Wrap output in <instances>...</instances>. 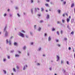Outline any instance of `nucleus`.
I'll list each match as a JSON object with an SVG mask.
<instances>
[{
	"instance_id": "1",
	"label": "nucleus",
	"mask_w": 75,
	"mask_h": 75,
	"mask_svg": "<svg viewBox=\"0 0 75 75\" xmlns=\"http://www.w3.org/2000/svg\"><path fill=\"white\" fill-rule=\"evenodd\" d=\"M69 18H67V23H69L70 21V19H71V16L69 17Z\"/></svg>"
},
{
	"instance_id": "2",
	"label": "nucleus",
	"mask_w": 75,
	"mask_h": 75,
	"mask_svg": "<svg viewBox=\"0 0 75 75\" xmlns=\"http://www.w3.org/2000/svg\"><path fill=\"white\" fill-rule=\"evenodd\" d=\"M19 35H20V36H21V37H23V38L24 37V35L22 33H20L19 34Z\"/></svg>"
},
{
	"instance_id": "3",
	"label": "nucleus",
	"mask_w": 75,
	"mask_h": 75,
	"mask_svg": "<svg viewBox=\"0 0 75 75\" xmlns=\"http://www.w3.org/2000/svg\"><path fill=\"white\" fill-rule=\"evenodd\" d=\"M4 33H5V36L7 37V36H8V32L7 31H6L5 32H4Z\"/></svg>"
},
{
	"instance_id": "4",
	"label": "nucleus",
	"mask_w": 75,
	"mask_h": 75,
	"mask_svg": "<svg viewBox=\"0 0 75 75\" xmlns=\"http://www.w3.org/2000/svg\"><path fill=\"white\" fill-rule=\"evenodd\" d=\"M13 44L14 45L16 46H17V43L16 42H14L13 43Z\"/></svg>"
},
{
	"instance_id": "5",
	"label": "nucleus",
	"mask_w": 75,
	"mask_h": 75,
	"mask_svg": "<svg viewBox=\"0 0 75 75\" xmlns=\"http://www.w3.org/2000/svg\"><path fill=\"white\" fill-rule=\"evenodd\" d=\"M57 61H58V60H59V56H58V55H57Z\"/></svg>"
},
{
	"instance_id": "6",
	"label": "nucleus",
	"mask_w": 75,
	"mask_h": 75,
	"mask_svg": "<svg viewBox=\"0 0 75 75\" xmlns=\"http://www.w3.org/2000/svg\"><path fill=\"white\" fill-rule=\"evenodd\" d=\"M50 18V15H47V19H48V18Z\"/></svg>"
},
{
	"instance_id": "7",
	"label": "nucleus",
	"mask_w": 75,
	"mask_h": 75,
	"mask_svg": "<svg viewBox=\"0 0 75 75\" xmlns=\"http://www.w3.org/2000/svg\"><path fill=\"white\" fill-rule=\"evenodd\" d=\"M75 6V4L74 3L72 4L71 6V7H73Z\"/></svg>"
},
{
	"instance_id": "8",
	"label": "nucleus",
	"mask_w": 75,
	"mask_h": 75,
	"mask_svg": "<svg viewBox=\"0 0 75 75\" xmlns=\"http://www.w3.org/2000/svg\"><path fill=\"white\" fill-rule=\"evenodd\" d=\"M6 27H5V28L4 29V32H6Z\"/></svg>"
},
{
	"instance_id": "9",
	"label": "nucleus",
	"mask_w": 75,
	"mask_h": 75,
	"mask_svg": "<svg viewBox=\"0 0 75 75\" xmlns=\"http://www.w3.org/2000/svg\"><path fill=\"white\" fill-rule=\"evenodd\" d=\"M19 57V55L18 54H16L15 55V57Z\"/></svg>"
},
{
	"instance_id": "10",
	"label": "nucleus",
	"mask_w": 75,
	"mask_h": 75,
	"mask_svg": "<svg viewBox=\"0 0 75 75\" xmlns=\"http://www.w3.org/2000/svg\"><path fill=\"white\" fill-rule=\"evenodd\" d=\"M48 41H50L51 40V38L50 37H49L48 39Z\"/></svg>"
},
{
	"instance_id": "11",
	"label": "nucleus",
	"mask_w": 75,
	"mask_h": 75,
	"mask_svg": "<svg viewBox=\"0 0 75 75\" xmlns=\"http://www.w3.org/2000/svg\"><path fill=\"white\" fill-rule=\"evenodd\" d=\"M6 44H8V39H6Z\"/></svg>"
},
{
	"instance_id": "12",
	"label": "nucleus",
	"mask_w": 75,
	"mask_h": 75,
	"mask_svg": "<svg viewBox=\"0 0 75 75\" xmlns=\"http://www.w3.org/2000/svg\"><path fill=\"white\" fill-rule=\"evenodd\" d=\"M41 28L39 27V28L38 29V31H40L41 30Z\"/></svg>"
},
{
	"instance_id": "13",
	"label": "nucleus",
	"mask_w": 75,
	"mask_h": 75,
	"mask_svg": "<svg viewBox=\"0 0 75 75\" xmlns=\"http://www.w3.org/2000/svg\"><path fill=\"white\" fill-rule=\"evenodd\" d=\"M57 11L59 13H61V10H58Z\"/></svg>"
},
{
	"instance_id": "14",
	"label": "nucleus",
	"mask_w": 75,
	"mask_h": 75,
	"mask_svg": "<svg viewBox=\"0 0 75 75\" xmlns=\"http://www.w3.org/2000/svg\"><path fill=\"white\" fill-rule=\"evenodd\" d=\"M71 34H72V35H74V31L72 32L71 33Z\"/></svg>"
},
{
	"instance_id": "15",
	"label": "nucleus",
	"mask_w": 75,
	"mask_h": 75,
	"mask_svg": "<svg viewBox=\"0 0 75 75\" xmlns=\"http://www.w3.org/2000/svg\"><path fill=\"white\" fill-rule=\"evenodd\" d=\"M45 6H46L47 7H48V6H48V4H45Z\"/></svg>"
},
{
	"instance_id": "16",
	"label": "nucleus",
	"mask_w": 75,
	"mask_h": 75,
	"mask_svg": "<svg viewBox=\"0 0 75 75\" xmlns=\"http://www.w3.org/2000/svg\"><path fill=\"white\" fill-rule=\"evenodd\" d=\"M3 71H4V74H6V71L5 70H3Z\"/></svg>"
},
{
	"instance_id": "17",
	"label": "nucleus",
	"mask_w": 75,
	"mask_h": 75,
	"mask_svg": "<svg viewBox=\"0 0 75 75\" xmlns=\"http://www.w3.org/2000/svg\"><path fill=\"white\" fill-rule=\"evenodd\" d=\"M9 45H10L11 44V41L10 40L9 41Z\"/></svg>"
},
{
	"instance_id": "18",
	"label": "nucleus",
	"mask_w": 75,
	"mask_h": 75,
	"mask_svg": "<svg viewBox=\"0 0 75 75\" xmlns=\"http://www.w3.org/2000/svg\"><path fill=\"white\" fill-rule=\"evenodd\" d=\"M52 30L53 31H55V28H53L52 29Z\"/></svg>"
},
{
	"instance_id": "19",
	"label": "nucleus",
	"mask_w": 75,
	"mask_h": 75,
	"mask_svg": "<svg viewBox=\"0 0 75 75\" xmlns=\"http://www.w3.org/2000/svg\"><path fill=\"white\" fill-rule=\"evenodd\" d=\"M13 71H14V72H16V69L14 68H13Z\"/></svg>"
},
{
	"instance_id": "20",
	"label": "nucleus",
	"mask_w": 75,
	"mask_h": 75,
	"mask_svg": "<svg viewBox=\"0 0 75 75\" xmlns=\"http://www.w3.org/2000/svg\"><path fill=\"white\" fill-rule=\"evenodd\" d=\"M63 31H62V30H61L60 31V33L61 34H62V33H63Z\"/></svg>"
},
{
	"instance_id": "21",
	"label": "nucleus",
	"mask_w": 75,
	"mask_h": 75,
	"mask_svg": "<svg viewBox=\"0 0 75 75\" xmlns=\"http://www.w3.org/2000/svg\"><path fill=\"white\" fill-rule=\"evenodd\" d=\"M42 22H43V21H40V23H42Z\"/></svg>"
},
{
	"instance_id": "22",
	"label": "nucleus",
	"mask_w": 75,
	"mask_h": 75,
	"mask_svg": "<svg viewBox=\"0 0 75 75\" xmlns=\"http://www.w3.org/2000/svg\"><path fill=\"white\" fill-rule=\"evenodd\" d=\"M57 34L58 35H59V32L58 31H57Z\"/></svg>"
},
{
	"instance_id": "23",
	"label": "nucleus",
	"mask_w": 75,
	"mask_h": 75,
	"mask_svg": "<svg viewBox=\"0 0 75 75\" xmlns=\"http://www.w3.org/2000/svg\"><path fill=\"white\" fill-rule=\"evenodd\" d=\"M7 14H6V13H4V17H5V16H6Z\"/></svg>"
},
{
	"instance_id": "24",
	"label": "nucleus",
	"mask_w": 75,
	"mask_h": 75,
	"mask_svg": "<svg viewBox=\"0 0 75 75\" xmlns=\"http://www.w3.org/2000/svg\"><path fill=\"white\" fill-rule=\"evenodd\" d=\"M69 50H71V47H69Z\"/></svg>"
},
{
	"instance_id": "25",
	"label": "nucleus",
	"mask_w": 75,
	"mask_h": 75,
	"mask_svg": "<svg viewBox=\"0 0 75 75\" xmlns=\"http://www.w3.org/2000/svg\"><path fill=\"white\" fill-rule=\"evenodd\" d=\"M26 47L25 46H24L23 47V50H25V49Z\"/></svg>"
},
{
	"instance_id": "26",
	"label": "nucleus",
	"mask_w": 75,
	"mask_h": 75,
	"mask_svg": "<svg viewBox=\"0 0 75 75\" xmlns=\"http://www.w3.org/2000/svg\"><path fill=\"white\" fill-rule=\"evenodd\" d=\"M17 15L18 16V17H20V16L19 13H17Z\"/></svg>"
},
{
	"instance_id": "27",
	"label": "nucleus",
	"mask_w": 75,
	"mask_h": 75,
	"mask_svg": "<svg viewBox=\"0 0 75 75\" xmlns=\"http://www.w3.org/2000/svg\"><path fill=\"white\" fill-rule=\"evenodd\" d=\"M41 9L42 11H43L44 10V9L43 8H41Z\"/></svg>"
},
{
	"instance_id": "28",
	"label": "nucleus",
	"mask_w": 75,
	"mask_h": 75,
	"mask_svg": "<svg viewBox=\"0 0 75 75\" xmlns=\"http://www.w3.org/2000/svg\"><path fill=\"white\" fill-rule=\"evenodd\" d=\"M64 40L65 41H66V40H67V38H64Z\"/></svg>"
},
{
	"instance_id": "29",
	"label": "nucleus",
	"mask_w": 75,
	"mask_h": 75,
	"mask_svg": "<svg viewBox=\"0 0 75 75\" xmlns=\"http://www.w3.org/2000/svg\"><path fill=\"white\" fill-rule=\"evenodd\" d=\"M38 16L39 17H40V16H41V15H40V14H38Z\"/></svg>"
},
{
	"instance_id": "30",
	"label": "nucleus",
	"mask_w": 75,
	"mask_h": 75,
	"mask_svg": "<svg viewBox=\"0 0 75 75\" xmlns=\"http://www.w3.org/2000/svg\"><path fill=\"white\" fill-rule=\"evenodd\" d=\"M6 61V59H4V61Z\"/></svg>"
},
{
	"instance_id": "31",
	"label": "nucleus",
	"mask_w": 75,
	"mask_h": 75,
	"mask_svg": "<svg viewBox=\"0 0 75 75\" xmlns=\"http://www.w3.org/2000/svg\"><path fill=\"white\" fill-rule=\"evenodd\" d=\"M21 32H23V33H25V31H24L22 30Z\"/></svg>"
},
{
	"instance_id": "32",
	"label": "nucleus",
	"mask_w": 75,
	"mask_h": 75,
	"mask_svg": "<svg viewBox=\"0 0 75 75\" xmlns=\"http://www.w3.org/2000/svg\"><path fill=\"white\" fill-rule=\"evenodd\" d=\"M16 68L18 69H19V67H18V66H16Z\"/></svg>"
},
{
	"instance_id": "33",
	"label": "nucleus",
	"mask_w": 75,
	"mask_h": 75,
	"mask_svg": "<svg viewBox=\"0 0 75 75\" xmlns=\"http://www.w3.org/2000/svg\"><path fill=\"white\" fill-rule=\"evenodd\" d=\"M62 21L63 23H64L65 21H64V20H62Z\"/></svg>"
},
{
	"instance_id": "34",
	"label": "nucleus",
	"mask_w": 75,
	"mask_h": 75,
	"mask_svg": "<svg viewBox=\"0 0 75 75\" xmlns=\"http://www.w3.org/2000/svg\"><path fill=\"white\" fill-rule=\"evenodd\" d=\"M57 24H59L60 23V22L57 21Z\"/></svg>"
},
{
	"instance_id": "35",
	"label": "nucleus",
	"mask_w": 75,
	"mask_h": 75,
	"mask_svg": "<svg viewBox=\"0 0 75 75\" xmlns=\"http://www.w3.org/2000/svg\"><path fill=\"white\" fill-rule=\"evenodd\" d=\"M64 4H66V1L64 2Z\"/></svg>"
},
{
	"instance_id": "36",
	"label": "nucleus",
	"mask_w": 75,
	"mask_h": 75,
	"mask_svg": "<svg viewBox=\"0 0 75 75\" xmlns=\"http://www.w3.org/2000/svg\"><path fill=\"white\" fill-rule=\"evenodd\" d=\"M25 67H24L23 68V70H25Z\"/></svg>"
},
{
	"instance_id": "37",
	"label": "nucleus",
	"mask_w": 75,
	"mask_h": 75,
	"mask_svg": "<svg viewBox=\"0 0 75 75\" xmlns=\"http://www.w3.org/2000/svg\"><path fill=\"white\" fill-rule=\"evenodd\" d=\"M8 59H10V56H8Z\"/></svg>"
},
{
	"instance_id": "38",
	"label": "nucleus",
	"mask_w": 75,
	"mask_h": 75,
	"mask_svg": "<svg viewBox=\"0 0 75 75\" xmlns=\"http://www.w3.org/2000/svg\"><path fill=\"white\" fill-rule=\"evenodd\" d=\"M67 64H69V62L68 61H67Z\"/></svg>"
},
{
	"instance_id": "39",
	"label": "nucleus",
	"mask_w": 75,
	"mask_h": 75,
	"mask_svg": "<svg viewBox=\"0 0 75 75\" xmlns=\"http://www.w3.org/2000/svg\"><path fill=\"white\" fill-rule=\"evenodd\" d=\"M33 9H32L31 10V13H33Z\"/></svg>"
},
{
	"instance_id": "40",
	"label": "nucleus",
	"mask_w": 75,
	"mask_h": 75,
	"mask_svg": "<svg viewBox=\"0 0 75 75\" xmlns=\"http://www.w3.org/2000/svg\"><path fill=\"white\" fill-rule=\"evenodd\" d=\"M14 52V50H13V51H11V53H13V52Z\"/></svg>"
},
{
	"instance_id": "41",
	"label": "nucleus",
	"mask_w": 75,
	"mask_h": 75,
	"mask_svg": "<svg viewBox=\"0 0 75 75\" xmlns=\"http://www.w3.org/2000/svg\"><path fill=\"white\" fill-rule=\"evenodd\" d=\"M62 16H63V17H65V14H63Z\"/></svg>"
},
{
	"instance_id": "42",
	"label": "nucleus",
	"mask_w": 75,
	"mask_h": 75,
	"mask_svg": "<svg viewBox=\"0 0 75 75\" xmlns=\"http://www.w3.org/2000/svg\"><path fill=\"white\" fill-rule=\"evenodd\" d=\"M46 1L47 2H49V1H50V0H46Z\"/></svg>"
},
{
	"instance_id": "43",
	"label": "nucleus",
	"mask_w": 75,
	"mask_h": 75,
	"mask_svg": "<svg viewBox=\"0 0 75 75\" xmlns=\"http://www.w3.org/2000/svg\"><path fill=\"white\" fill-rule=\"evenodd\" d=\"M31 2L32 3H33V0H31Z\"/></svg>"
},
{
	"instance_id": "44",
	"label": "nucleus",
	"mask_w": 75,
	"mask_h": 75,
	"mask_svg": "<svg viewBox=\"0 0 75 75\" xmlns=\"http://www.w3.org/2000/svg\"><path fill=\"white\" fill-rule=\"evenodd\" d=\"M47 36V34L46 33H45V36Z\"/></svg>"
},
{
	"instance_id": "45",
	"label": "nucleus",
	"mask_w": 75,
	"mask_h": 75,
	"mask_svg": "<svg viewBox=\"0 0 75 75\" xmlns=\"http://www.w3.org/2000/svg\"><path fill=\"white\" fill-rule=\"evenodd\" d=\"M33 42H31V45H33Z\"/></svg>"
},
{
	"instance_id": "46",
	"label": "nucleus",
	"mask_w": 75,
	"mask_h": 75,
	"mask_svg": "<svg viewBox=\"0 0 75 75\" xmlns=\"http://www.w3.org/2000/svg\"><path fill=\"white\" fill-rule=\"evenodd\" d=\"M36 25H34V28H36Z\"/></svg>"
},
{
	"instance_id": "47",
	"label": "nucleus",
	"mask_w": 75,
	"mask_h": 75,
	"mask_svg": "<svg viewBox=\"0 0 75 75\" xmlns=\"http://www.w3.org/2000/svg\"><path fill=\"white\" fill-rule=\"evenodd\" d=\"M56 42H58V40H56Z\"/></svg>"
},
{
	"instance_id": "48",
	"label": "nucleus",
	"mask_w": 75,
	"mask_h": 75,
	"mask_svg": "<svg viewBox=\"0 0 75 75\" xmlns=\"http://www.w3.org/2000/svg\"><path fill=\"white\" fill-rule=\"evenodd\" d=\"M61 64H62V63H63V61L62 60L61 61Z\"/></svg>"
},
{
	"instance_id": "49",
	"label": "nucleus",
	"mask_w": 75,
	"mask_h": 75,
	"mask_svg": "<svg viewBox=\"0 0 75 75\" xmlns=\"http://www.w3.org/2000/svg\"><path fill=\"white\" fill-rule=\"evenodd\" d=\"M18 52L19 54H20V53H21V52L20 51H18Z\"/></svg>"
},
{
	"instance_id": "50",
	"label": "nucleus",
	"mask_w": 75,
	"mask_h": 75,
	"mask_svg": "<svg viewBox=\"0 0 75 75\" xmlns=\"http://www.w3.org/2000/svg\"><path fill=\"white\" fill-rule=\"evenodd\" d=\"M7 11H10V9H8Z\"/></svg>"
},
{
	"instance_id": "51",
	"label": "nucleus",
	"mask_w": 75,
	"mask_h": 75,
	"mask_svg": "<svg viewBox=\"0 0 75 75\" xmlns=\"http://www.w3.org/2000/svg\"><path fill=\"white\" fill-rule=\"evenodd\" d=\"M37 65H40V64H39V63H38V64H37Z\"/></svg>"
},
{
	"instance_id": "52",
	"label": "nucleus",
	"mask_w": 75,
	"mask_h": 75,
	"mask_svg": "<svg viewBox=\"0 0 75 75\" xmlns=\"http://www.w3.org/2000/svg\"><path fill=\"white\" fill-rule=\"evenodd\" d=\"M43 57H45V54H43Z\"/></svg>"
},
{
	"instance_id": "53",
	"label": "nucleus",
	"mask_w": 75,
	"mask_h": 75,
	"mask_svg": "<svg viewBox=\"0 0 75 75\" xmlns=\"http://www.w3.org/2000/svg\"><path fill=\"white\" fill-rule=\"evenodd\" d=\"M58 47H60V45H58Z\"/></svg>"
},
{
	"instance_id": "54",
	"label": "nucleus",
	"mask_w": 75,
	"mask_h": 75,
	"mask_svg": "<svg viewBox=\"0 0 75 75\" xmlns=\"http://www.w3.org/2000/svg\"><path fill=\"white\" fill-rule=\"evenodd\" d=\"M49 69H50V70H51V68L50 67Z\"/></svg>"
},
{
	"instance_id": "55",
	"label": "nucleus",
	"mask_w": 75,
	"mask_h": 75,
	"mask_svg": "<svg viewBox=\"0 0 75 75\" xmlns=\"http://www.w3.org/2000/svg\"><path fill=\"white\" fill-rule=\"evenodd\" d=\"M15 9H18V8H17V7H16V8H15Z\"/></svg>"
},
{
	"instance_id": "56",
	"label": "nucleus",
	"mask_w": 75,
	"mask_h": 75,
	"mask_svg": "<svg viewBox=\"0 0 75 75\" xmlns=\"http://www.w3.org/2000/svg\"><path fill=\"white\" fill-rule=\"evenodd\" d=\"M66 15L67 16H68V14H67V13H66Z\"/></svg>"
},
{
	"instance_id": "57",
	"label": "nucleus",
	"mask_w": 75,
	"mask_h": 75,
	"mask_svg": "<svg viewBox=\"0 0 75 75\" xmlns=\"http://www.w3.org/2000/svg\"><path fill=\"white\" fill-rule=\"evenodd\" d=\"M10 16L11 17V14H10Z\"/></svg>"
},
{
	"instance_id": "58",
	"label": "nucleus",
	"mask_w": 75,
	"mask_h": 75,
	"mask_svg": "<svg viewBox=\"0 0 75 75\" xmlns=\"http://www.w3.org/2000/svg\"><path fill=\"white\" fill-rule=\"evenodd\" d=\"M37 9L38 10H39V8H37Z\"/></svg>"
},
{
	"instance_id": "59",
	"label": "nucleus",
	"mask_w": 75,
	"mask_h": 75,
	"mask_svg": "<svg viewBox=\"0 0 75 75\" xmlns=\"http://www.w3.org/2000/svg\"><path fill=\"white\" fill-rule=\"evenodd\" d=\"M74 58H75V53H74Z\"/></svg>"
},
{
	"instance_id": "60",
	"label": "nucleus",
	"mask_w": 75,
	"mask_h": 75,
	"mask_svg": "<svg viewBox=\"0 0 75 75\" xmlns=\"http://www.w3.org/2000/svg\"><path fill=\"white\" fill-rule=\"evenodd\" d=\"M46 12H48V11L47 10H46Z\"/></svg>"
},
{
	"instance_id": "61",
	"label": "nucleus",
	"mask_w": 75,
	"mask_h": 75,
	"mask_svg": "<svg viewBox=\"0 0 75 75\" xmlns=\"http://www.w3.org/2000/svg\"><path fill=\"white\" fill-rule=\"evenodd\" d=\"M67 28H69V25H68Z\"/></svg>"
},
{
	"instance_id": "62",
	"label": "nucleus",
	"mask_w": 75,
	"mask_h": 75,
	"mask_svg": "<svg viewBox=\"0 0 75 75\" xmlns=\"http://www.w3.org/2000/svg\"><path fill=\"white\" fill-rule=\"evenodd\" d=\"M13 73H11V75H13Z\"/></svg>"
},
{
	"instance_id": "63",
	"label": "nucleus",
	"mask_w": 75,
	"mask_h": 75,
	"mask_svg": "<svg viewBox=\"0 0 75 75\" xmlns=\"http://www.w3.org/2000/svg\"><path fill=\"white\" fill-rule=\"evenodd\" d=\"M41 48H40L39 49V50H41Z\"/></svg>"
},
{
	"instance_id": "64",
	"label": "nucleus",
	"mask_w": 75,
	"mask_h": 75,
	"mask_svg": "<svg viewBox=\"0 0 75 75\" xmlns=\"http://www.w3.org/2000/svg\"><path fill=\"white\" fill-rule=\"evenodd\" d=\"M74 13H75V8H74Z\"/></svg>"
}]
</instances>
